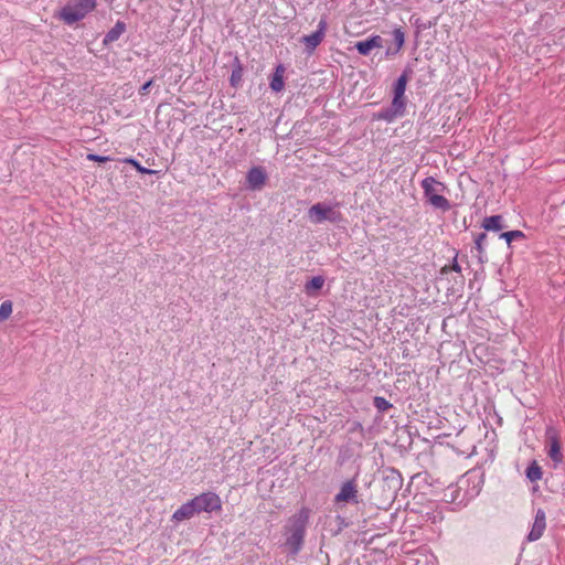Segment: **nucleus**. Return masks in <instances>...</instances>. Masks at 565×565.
<instances>
[{"label":"nucleus","instance_id":"obj_11","mask_svg":"<svg viewBox=\"0 0 565 565\" xmlns=\"http://www.w3.org/2000/svg\"><path fill=\"white\" fill-rule=\"evenodd\" d=\"M546 527V515L542 509H539L535 513L532 529L527 535L529 542H535L540 540Z\"/></svg>","mask_w":565,"mask_h":565},{"label":"nucleus","instance_id":"obj_13","mask_svg":"<svg viewBox=\"0 0 565 565\" xmlns=\"http://www.w3.org/2000/svg\"><path fill=\"white\" fill-rule=\"evenodd\" d=\"M383 46V39L380 35H373L366 40L358 41L354 45L359 54L363 56L370 55L373 49H380Z\"/></svg>","mask_w":565,"mask_h":565},{"label":"nucleus","instance_id":"obj_28","mask_svg":"<svg viewBox=\"0 0 565 565\" xmlns=\"http://www.w3.org/2000/svg\"><path fill=\"white\" fill-rule=\"evenodd\" d=\"M374 119L384 120L386 122H393L395 120V118L393 117V115L391 114V111L387 107L383 108L379 113H376L374 115Z\"/></svg>","mask_w":565,"mask_h":565},{"label":"nucleus","instance_id":"obj_29","mask_svg":"<svg viewBox=\"0 0 565 565\" xmlns=\"http://www.w3.org/2000/svg\"><path fill=\"white\" fill-rule=\"evenodd\" d=\"M458 252H456L455 256H454V259H452V263L451 265L449 266H444L441 268V274H447L449 270H454L456 273H461V267L460 265L458 264Z\"/></svg>","mask_w":565,"mask_h":565},{"label":"nucleus","instance_id":"obj_1","mask_svg":"<svg viewBox=\"0 0 565 565\" xmlns=\"http://www.w3.org/2000/svg\"><path fill=\"white\" fill-rule=\"evenodd\" d=\"M310 511L307 508H301L295 515H292L287 525L285 526V543L284 546L292 558H295L301 551L305 542V536L309 523Z\"/></svg>","mask_w":565,"mask_h":565},{"label":"nucleus","instance_id":"obj_32","mask_svg":"<svg viewBox=\"0 0 565 565\" xmlns=\"http://www.w3.org/2000/svg\"><path fill=\"white\" fill-rule=\"evenodd\" d=\"M87 159L90 161L100 162V163H104V162H107L110 160L109 157L94 154V153L87 154Z\"/></svg>","mask_w":565,"mask_h":565},{"label":"nucleus","instance_id":"obj_8","mask_svg":"<svg viewBox=\"0 0 565 565\" xmlns=\"http://www.w3.org/2000/svg\"><path fill=\"white\" fill-rule=\"evenodd\" d=\"M546 447L548 457L558 465L563 461V452L557 431L553 427L546 429Z\"/></svg>","mask_w":565,"mask_h":565},{"label":"nucleus","instance_id":"obj_17","mask_svg":"<svg viewBox=\"0 0 565 565\" xmlns=\"http://www.w3.org/2000/svg\"><path fill=\"white\" fill-rule=\"evenodd\" d=\"M126 31V23L124 21L118 20L116 24L106 33L103 43L104 45H109L113 42L117 41Z\"/></svg>","mask_w":565,"mask_h":565},{"label":"nucleus","instance_id":"obj_16","mask_svg":"<svg viewBox=\"0 0 565 565\" xmlns=\"http://www.w3.org/2000/svg\"><path fill=\"white\" fill-rule=\"evenodd\" d=\"M412 74L413 70L409 66L405 67L394 84V97H405L406 85Z\"/></svg>","mask_w":565,"mask_h":565},{"label":"nucleus","instance_id":"obj_3","mask_svg":"<svg viewBox=\"0 0 565 565\" xmlns=\"http://www.w3.org/2000/svg\"><path fill=\"white\" fill-rule=\"evenodd\" d=\"M96 6V0H72L61 9L60 19L68 25L74 24L95 10Z\"/></svg>","mask_w":565,"mask_h":565},{"label":"nucleus","instance_id":"obj_27","mask_svg":"<svg viewBox=\"0 0 565 565\" xmlns=\"http://www.w3.org/2000/svg\"><path fill=\"white\" fill-rule=\"evenodd\" d=\"M523 237H524V234L518 230L504 232L500 235V238H503L508 243V245H510L513 239L523 238Z\"/></svg>","mask_w":565,"mask_h":565},{"label":"nucleus","instance_id":"obj_2","mask_svg":"<svg viewBox=\"0 0 565 565\" xmlns=\"http://www.w3.org/2000/svg\"><path fill=\"white\" fill-rule=\"evenodd\" d=\"M340 206V202H318L308 209L307 217L312 224H321L323 222L339 224L343 221Z\"/></svg>","mask_w":565,"mask_h":565},{"label":"nucleus","instance_id":"obj_30","mask_svg":"<svg viewBox=\"0 0 565 565\" xmlns=\"http://www.w3.org/2000/svg\"><path fill=\"white\" fill-rule=\"evenodd\" d=\"M126 162L134 166L136 168V170L139 171L140 173L151 174L154 172L151 169L143 168L136 159L129 158V159H126Z\"/></svg>","mask_w":565,"mask_h":565},{"label":"nucleus","instance_id":"obj_25","mask_svg":"<svg viewBox=\"0 0 565 565\" xmlns=\"http://www.w3.org/2000/svg\"><path fill=\"white\" fill-rule=\"evenodd\" d=\"M12 313V302L4 300L0 306V322L7 320Z\"/></svg>","mask_w":565,"mask_h":565},{"label":"nucleus","instance_id":"obj_14","mask_svg":"<svg viewBox=\"0 0 565 565\" xmlns=\"http://www.w3.org/2000/svg\"><path fill=\"white\" fill-rule=\"evenodd\" d=\"M422 188L426 200L431 198L434 194H438L444 191L445 186L441 182L437 181L433 177H427L422 181Z\"/></svg>","mask_w":565,"mask_h":565},{"label":"nucleus","instance_id":"obj_31","mask_svg":"<svg viewBox=\"0 0 565 565\" xmlns=\"http://www.w3.org/2000/svg\"><path fill=\"white\" fill-rule=\"evenodd\" d=\"M242 79V68L241 66H238L236 70H233L232 72V75H231V85L232 86H237L239 84Z\"/></svg>","mask_w":565,"mask_h":565},{"label":"nucleus","instance_id":"obj_33","mask_svg":"<svg viewBox=\"0 0 565 565\" xmlns=\"http://www.w3.org/2000/svg\"><path fill=\"white\" fill-rule=\"evenodd\" d=\"M153 84V79H150L148 82H146L139 89V94L140 95H146L149 90V88L152 86Z\"/></svg>","mask_w":565,"mask_h":565},{"label":"nucleus","instance_id":"obj_21","mask_svg":"<svg viewBox=\"0 0 565 565\" xmlns=\"http://www.w3.org/2000/svg\"><path fill=\"white\" fill-rule=\"evenodd\" d=\"M525 475L531 482H535L542 479L543 471L540 465L533 460L526 468Z\"/></svg>","mask_w":565,"mask_h":565},{"label":"nucleus","instance_id":"obj_24","mask_svg":"<svg viewBox=\"0 0 565 565\" xmlns=\"http://www.w3.org/2000/svg\"><path fill=\"white\" fill-rule=\"evenodd\" d=\"M373 405L381 413L386 412L393 407V405L382 396H375L373 399Z\"/></svg>","mask_w":565,"mask_h":565},{"label":"nucleus","instance_id":"obj_12","mask_svg":"<svg viewBox=\"0 0 565 565\" xmlns=\"http://www.w3.org/2000/svg\"><path fill=\"white\" fill-rule=\"evenodd\" d=\"M488 239V235L486 233H479L475 237V247L471 249L472 257L477 258L478 263L482 266L488 262V256L486 253V243Z\"/></svg>","mask_w":565,"mask_h":565},{"label":"nucleus","instance_id":"obj_34","mask_svg":"<svg viewBox=\"0 0 565 565\" xmlns=\"http://www.w3.org/2000/svg\"><path fill=\"white\" fill-rule=\"evenodd\" d=\"M391 111V114L393 115V117L396 119L398 117H403L404 115H402L399 111H397L396 109H394L391 105L390 107H387Z\"/></svg>","mask_w":565,"mask_h":565},{"label":"nucleus","instance_id":"obj_20","mask_svg":"<svg viewBox=\"0 0 565 565\" xmlns=\"http://www.w3.org/2000/svg\"><path fill=\"white\" fill-rule=\"evenodd\" d=\"M392 35H393L394 43H395L396 47L394 50L387 49L386 50L387 56L397 54L401 51V49L404 46V43H405V33L403 32V30L401 28L394 29L392 32Z\"/></svg>","mask_w":565,"mask_h":565},{"label":"nucleus","instance_id":"obj_19","mask_svg":"<svg viewBox=\"0 0 565 565\" xmlns=\"http://www.w3.org/2000/svg\"><path fill=\"white\" fill-rule=\"evenodd\" d=\"M284 73H285V68L284 66L280 64L276 67L275 72H274V75L271 77V81H270V88L276 92V93H279L284 89Z\"/></svg>","mask_w":565,"mask_h":565},{"label":"nucleus","instance_id":"obj_15","mask_svg":"<svg viewBox=\"0 0 565 565\" xmlns=\"http://www.w3.org/2000/svg\"><path fill=\"white\" fill-rule=\"evenodd\" d=\"M196 514L194 504L192 500L183 503L178 510L172 514V520L175 522H181L184 520H189Z\"/></svg>","mask_w":565,"mask_h":565},{"label":"nucleus","instance_id":"obj_6","mask_svg":"<svg viewBox=\"0 0 565 565\" xmlns=\"http://www.w3.org/2000/svg\"><path fill=\"white\" fill-rule=\"evenodd\" d=\"M196 513L213 512L221 510L222 502L220 497L214 492H204L192 499Z\"/></svg>","mask_w":565,"mask_h":565},{"label":"nucleus","instance_id":"obj_5","mask_svg":"<svg viewBox=\"0 0 565 565\" xmlns=\"http://www.w3.org/2000/svg\"><path fill=\"white\" fill-rule=\"evenodd\" d=\"M335 505L359 504L360 495L355 478L344 481L339 492L334 495Z\"/></svg>","mask_w":565,"mask_h":565},{"label":"nucleus","instance_id":"obj_4","mask_svg":"<svg viewBox=\"0 0 565 565\" xmlns=\"http://www.w3.org/2000/svg\"><path fill=\"white\" fill-rule=\"evenodd\" d=\"M478 492L479 490L476 491V475H468L460 479L456 488H449L446 492V497H449L452 502L466 504L473 499Z\"/></svg>","mask_w":565,"mask_h":565},{"label":"nucleus","instance_id":"obj_23","mask_svg":"<svg viewBox=\"0 0 565 565\" xmlns=\"http://www.w3.org/2000/svg\"><path fill=\"white\" fill-rule=\"evenodd\" d=\"M324 285V278L322 276L312 277L305 286V290L308 295H312L313 291L320 290Z\"/></svg>","mask_w":565,"mask_h":565},{"label":"nucleus","instance_id":"obj_22","mask_svg":"<svg viewBox=\"0 0 565 565\" xmlns=\"http://www.w3.org/2000/svg\"><path fill=\"white\" fill-rule=\"evenodd\" d=\"M427 202L435 209H439L441 211H448L450 209L449 201L439 193L434 194L431 198L427 200Z\"/></svg>","mask_w":565,"mask_h":565},{"label":"nucleus","instance_id":"obj_7","mask_svg":"<svg viewBox=\"0 0 565 565\" xmlns=\"http://www.w3.org/2000/svg\"><path fill=\"white\" fill-rule=\"evenodd\" d=\"M383 489L387 491V498H395L403 486V478L398 470L388 468L383 471Z\"/></svg>","mask_w":565,"mask_h":565},{"label":"nucleus","instance_id":"obj_26","mask_svg":"<svg viewBox=\"0 0 565 565\" xmlns=\"http://www.w3.org/2000/svg\"><path fill=\"white\" fill-rule=\"evenodd\" d=\"M391 106L399 111L402 115H405L406 111V97H394L391 103Z\"/></svg>","mask_w":565,"mask_h":565},{"label":"nucleus","instance_id":"obj_10","mask_svg":"<svg viewBox=\"0 0 565 565\" xmlns=\"http://www.w3.org/2000/svg\"><path fill=\"white\" fill-rule=\"evenodd\" d=\"M266 180L267 174L263 167H253L246 174L247 188L252 191L262 190Z\"/></svg>","mask_w":565,"mask_h":565},{"label":"nucleus","instance_id":"obj_9","mask_svg":"<svg viewBox=\"0 0 565 565\" xmlns=\"http://www.w3.org/2000/svg\"><path fill=\"white\" fill-rule=\"evenodd\" d=\"M327 26L328 24L326 19H321L318 23L317 31L309 35L302 36L301 41L306 45V51L309 54H311L324 39Z\"/></svg>","mask_w":565,"mask_h":565},{"label":"nucleus","instance_id":"obj_18","mask_svg":"<svg viewBox=\"0 0 565 565\" xmlns=\"http://www.w3.org/2000/svg\"><path fill=\"white\" fill-rule=\"evenodd\" d=\"M481 226L486 231L498 232L504 227L503 216L502 215H491V216L484 217Z\"/></svg>","mask_w":565,"mask_h":565}]
</instances>
